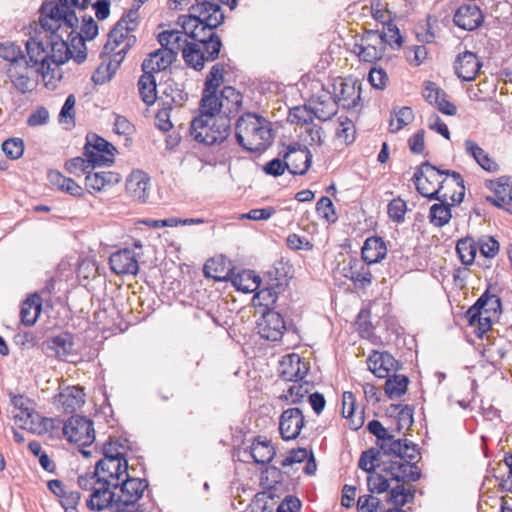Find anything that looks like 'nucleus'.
Returning <instances> with one entry per match:
<instances>
[{"label": "nucleus", "instance_id": "1", "mask_svg": "<svg viewBox=\"0 0 512 512\" xmlns=\"http://www.w3.org/2000/svg\"><path fill=\"white\" fill-rule=\"evenodd\" d=\"M90 0L50 1L40 8L39 22L44 29L26 42L28 63L35 67V72L43 77L49 75L59 65L69 59L68 38L76 31L78 17L74 8L84 9Z\"/></svg>", "mask_w": 512, "mask_h": 512}, {"label": "nucleus", "instance_id": "2", "mask_svg": "<svg viewBox=\"0 0 512 512\" xmlns=\"http://www.w3.org/2000/svg\"><path fill=\"white\" fill-rule=\"evenodd\" d=\"M417 191L430 200H451L459 204L465 195V186L462 176L455 171L437 169L429 162L422 164L421 169L414 174Z\"/></svg>", "mask_w": 512, "mask_h": 512}, {"label": "nucleus", "instance_id": "3", "mask_svg": "<svg viewBox=\"0 0 512 512\" xmlns=\"http://www.w3.org/2000/svg\"><path fill=\"white\" fill-rule=\"evenodd\" d=\"M222 4L217 0H195L190 7V14L178 19L183 34L195 41L203 40L202 32L214 30L224 21Z\"/></svg>", "mask_w": 512, "mask_h": 512}, {"label": "nucleus", "instance_id": "4", "mask_svg": "<svg viewBox=\"0 0 512 512\" xmlns=\"http://www.w3.org/2000/svg\"><path fill=\"white\" fill-rule=\"evenodd\" d=\"M235 135L239 145L251 152H262L273 141L271 123L253 113H246L237 120Z\"/></svg>", "mask_w": 512, "mask_h": 512}, {"label": "nucleus", "instance_id": "5", "mask_svg": "<svg viewBox=\"0 0 512 512\" xmlns=\"http://www.w3.org/2000/svg\"><path fill=\"white\" fill-rule=\"evenodd\" d=\"M231 132L228 116L198 115L190 124V135L199 143L212 146L224 142Z\"/></svg>", "mask_w": 512, "mask_h": 512}, {"label": "nucleus", "instance_id": "6", "mask_svg": "<svg viewBox=\"0 0 512 512\" xmlns=\"http://www.w3.org/2000/svg\"><path fill=\"white\" fill-rule=\"evenodd\" d=\"M9 396L10 401L15 409L13 412L15 423L21 429L28 430L32 433L41 434L46 432L49 426H51V428H54L56 424L59 426L60 422L54 419L43 418L40 416L35 411L34 404L29 398L20 394L16 395L13 393H10Z\"/></svg>", "mask_w": 512, "mask_h": 512}, {"label": "nucleus", "instance_id": "7", "mask_svg": "<svg viewBox=\"0 0 512 512\" xmlns=\"http://www.w3.org/2000/svg\"><path fill=\"white\" fill-rule=\"evenodd\" d=\"M148 487V481L128 475L116 489L114 512H144L136 507Z\"/></svg>", "mask_w": 512, "mask_h": 512}, {"label": "nucleus", "instance_id": "8", "mask_svg": "<svg viewBox=\"0 0 512 512\" xmlns=\"http://www.w3.org/2000/svg\"><path fill=\"white\" fill-rule=\"evenodd\" d=\"M84 146V155L92 168L108 166L114 162L116 148L96 134H88Z\"/></svg>", "mask_w": 512, "mask_h": 512}, {"label": "nucleus", "instance_id": "9", "mask_svg": "<svg viewBox=\"0 0 512 512\" xmlns=\"http://www.w3.org/2000/svg\"><path fill=\"white\" fill-rule=\"evenodd\" d=\"M62 429L67 440L79 446H88L95 440L93 422L84 416H71Z\"/></svg>", "mask_w": 512, "mask_h": 512}, {"label": "nucleus", "instance_id": "10", "mask_svg": "<svg viewBox=\"0 0 512 512\" xmlns=\"http://www.w3.org/2000/svg\"><path fill=\"white\" fill-rule=\"evenodd\" d=\"M95 474L98 479L114 485L116 490L120 481L129 475L127 459H100L96 463Z\"/></svg>", "mask_w": 512, "mask_h": 512}, {"label": "nucleus", "instance_id": "11", "mask_svg": "<svg viewBox=\"0 0 512 512\" xmlns=\"http://www.w3.org/2000/svg\"><path fill=\"white\" fill-rule=\"evenodd\" d=\"M353 52L357 54L360 61L374 63L384 55V48L380 33L378 31H367L360 44H355Z\"/></svg>", "mask_w": 512, "mask_h": 512}, {"label": "nucleus", "instance_id": "12", "mask_svg": "<svg viewBox=\"0 0 512 512\" xmlns=\"http://www.w3.org/2000/svg\"><path fill=\"white\" fill-rule=\"evenodd\" d=\"M281 155L291 174L304 175L311 166L312 154L306 146L289 145Z\"/></svg>", "mask_w": 512, "mask_h": 512}, {"label": "nucleus", "instance_id": "13", "mask_svg": "<svg viewBox=\"0 0 512 512\" xmlns=\"http://www.w3.org/2000/svg\"><path fill=\"white\" fill-rule=\"evenodd\" d=\"M115 498L116 490L114 485L98 479V486L93 489V492L86 500V504L92 511H102L110 507L114 512Z\"/></svg>", "mask_w": 512, "mask_h": 512}, {"label": "nucleus", "instance_id": "14", "mask_svg": "<svg viewBox=\"0 0 512 512\" xmlns=\"http://www.w3.org/2000/svg\"><path fill=\"white\" fill-rule=\"evenodd\" d=\"M286 325L280 313L274 310H267L263 313L258 323L259 335L269 341H278L282 338Z\"/></svg>", "mask_w": 512, "mask_h": 512}, {"label": "nucleus", "instance_id": "15", "mask_svg": "<svg viewBox=\"0 0 512 512\" xmlns=\"http://www.w3.org/2000/svg\"><path fill=\"white\" fill-rule=\"evenodd\" d=\"M370 265L371 264H367L363 259L351 257L343 266V275L350 279L356 288L365 289L372 283Z\"/></svg>", "mask_w": 512, "mask_h": 512}, {"label": "nucleus", "instance_id": "16", "mask_svg": "<svg viewBox=\"0 0 512 512\" xmlns=\"http://www.w3.org/2000/svg\"><path fill=\"white\" fill-rule=\"evenodd\" d=\"M304 426V416L299 408L284 410L279 419V431L283 440L296 439Z\"/></svg>", "mask_w": 512, "mask_h": 512}, {"label": "nucleus", "instance_id": "17", "mask_svg": "<svg viewBox=\"0 0 512 512\" xmlns=\"http://www.w3.org/2000/svg\"><path fill=\"white\" fill-rule=\"evenodd\" d=\"M109 264L117 275H136L139 270L138 255L128 248L113 253L109 258Z\"/></svg>", "mask_w": 512, "mask_h": 512}, {"label": "nucleus", "instance_id": "18", "mask_svg": "<svg viewBox=\"0 0 512 512\" xmlns=\"http://www.w3.org/2000/svg\"><path fill=\"white\" fill-rule=\"evenodd\" d=\"M360 87L355 83L347 82L342 78L335 80L333 84V98L337 105L345 109L355 108L360 100Z\"/></svg>", "mask_w": 512, "mask_h": 512}, {"label": "nucleus", "instance_id": "19", "mask_svg": "<svg viewBox=\"0 0 512 512\" xmlns=\"http://www.w3.org/2000/svg\"><path fill=\"white\" fill-rule=\"evenodd\" d=\"M367 364L369 370L378 378L389 377L391 372H396L399 367L398 361L388 352L372 351L368 356Z\"/></svg>", "mask_w": 512, "mask_h": 512}, {"label": "nucleus", "instance_id": "20", "mask_svg": "<svg viewBox=\"0 0 512 512\" xmlns=\"http://www.w3.org/2000/svg\"><path fill=\"white\" fill-rule=\"evenodd\" d=\"M34 66L30 65L27 60L25 62L9 64L7 69L8 77L14 87L21 93L33 90L34 80L31 78Z\"/></svg>", "mask_w": 512, "mask_h": 512}, {"label": "nucleus", "instance_id": "21", "mask_svg": "<svg viewBox=\"0 0 512 512\" xmlns=\"http://www.w3.org/2000/svg\"><path fill=\"white\" fill-rule=\"evenodd\" d=\"M54 402L64 412H74L85 403V394L79 386L62 387L54 397Z\"/></svg>", "mask_w": 512, "mask_h": 512}, {"label": "nucleus", "instance_id": "22", "mask_svg": "<svg viewBox=\"0 0 512 512\" xmlns=\"http://www.w3.org/2000/svg\"><path fill=\"white\" fill-rule=\"evenodd\" d=\"M454 23L463 30L472 31L483 22V15L476 4H464L454 14Z\"/></svg>", "mask_w": 512, "mask_h": 512}, {"label": "nucleus", "instance_id": "23", "mask_svg": "<svg viewBox=\"0 0 512 512\" xmlns=\"http://www.w3.org/2000/svg\"><path fill=\"white\" fill-rule=\"evenodd\" d=\"M383 471L390 474L391 479L397 482H416L421 477V470L416 464L408 461H392L383 464Z\"/></svg>", "mask_w": 512, "mask_h": 512}, {"label": "nucleus", "instance_id": "24", "mask_svg": "<svg viewBox=\"0 0 512 512\" xmlns=\"http://www.w3.org/2000/svg\"><path fill=\"white\" fill-rule=\"evenodd\" d=\"M126 191L134 200L146 202L150 191V177L141 170L132 171L126 180Z\"/></svg>", "mask_w": 512, "mask_h": 512}, {"label": "nucleus", "instance_id": "25", "mask_svg": "<svg viewBox=\"0 0 512 512\" xmlns=\"http://www.w3.org/2000/svg\"><path fill=\"white\" fill-rule=\"evenodd\" d=\"M481 66L477 55L470 51L460 53L454 63L456 75L464 81L474 80Z\"/></svg>", "mask_w": 512, "mask_h": 512}, {"label": "nucleus", "instance_id": "26", "mask_svg": "<svg viewBox=\"0 0 512 512\" xmlns=\"http://www.w3.org/2000/svg\"><path fill=\"white\" fill-rule=\"evenodd\" d=\"M138 23V10H130L125 16H123L116 26L110 31L108 42L105 49L108 50L113 41L116 45H119L124 41L128 34L135 30Z\"/></svg>", "mask_w": 512, "mask_h": 512}, {"label": "nucleus", "instance_id": "27", "mask_svg": "<svg viewBox=\"0 0 512 512\" xmlns=\"http://www.w3.org/2000/svg\"><path fill=\"white\" fill-rule=\"evenodd\" d=\"M310 107H312L314 116L321 121L330 120L338 110L335 99L328 91H322L315 98L311 99Z\"/></svg>", "mask_w": 512, "mask_h": 512}, {"label": "nucleus", "instance_id": "28", "mask_svg": "<svg viewBox=\"0 0 512 512\" xmlns=\"http://www.w3.org/2000/svg\"><path fill=\"white\" fill-rule=\"evenodd\" d=\"M487 187L494 191L495 196H487L486 201L512 214V182L490 181Z\"/></svg>", "mask_w": 512, "mask_h": 512}, {"label": "nucleus", "instance_id": "29", "mask_svg": "<svg viewBox=\"0 0 512 512\" xmlns=\"http://www.w3.org/2000/svg\"><path fill=\"white\" fill-rule=\"evenodd\" d=\"M280 374L285 381L303 380L308 368L305 362L297 354H290L283 357L280 362Z\"/></svg>", "mask_w": 512, "mask_h": 512}, {"label": "nucleus", "instance_id": "30", "mask_svg": "<svg viewBox=\"0 0 512 512\" xmlns=\"http://www.w3.org/2000/svg\"><path fill=\"white\" fill-rule=\"evenodd\" d=\"M176 60L172 52L163 48L158 49L149 54L142 63V70L144 73L154 74L166 70Z\"/></svg>", "mask_w": 512, "mask_h": 512}, {"label": "nucleus", "instance_id": "31", "mask_svg": "<svg viewBox=\"0 0 512 512\" xmlns=\"http://www.w3.org/2000/svg\"><path fill=\"white\" fill-rule=\"evenodd\" d=\"M121 181V176L112 171H89L85 177V186L89 192H100Z\"/></svg>", "mask_w": 512, "mask_h": 512}, {"label": "nucleus", "instance_id": "32", "mask_svg": "<svg viewBox=\"0 0 512 512\" xmlns=\"http://www.w3.org/2000/svg\"><path fill=\"white\" fill-rule=\"evenodd\" d=\"M387 254L385 242L380 237H369L361 249V259L367 264L380 262Z\"/></svg>", "mask_w": 512, "mask_h": 512}, {"label": "nucleus", "instance_id": "33", "mask_svg": "<svg viewBox=\"0 0 512 512\" xmlns=\"http://www.w3.org/2000/svg\"><path fill=\"white\" fill-rule=\"evenodd\" d=\"M158 41L163 49L172 52L175 57L189 44L186 35L178 30H166L161 32L158 35Z\"/></svg>", "mask_w": 512, "mask_h": 512}, {"label": "nucleus", "instance_id": "34", "mask_svg": "<svg viewBox=\"0 0 512 512\" xmlns=\"http://www.w3.org/2000/svg\"><path fill=\"white\" fill-rule=\"evenodd\" d=\"M342 415L349 420V427L352 430H358L364 424L363 412L356 413V399L352 392L343 393Z\"/></svg>", "mask_w": 512, "mask_h": 512}, {"label": "nucleus", "instance_id": "35", "mask_svg": "<svg viewBox=\"0 0 512 512\" xmlns=\"http://www.w3.org/2000/svg\"><path fill=\"white\" fill-rule=\"evenodd\" d=\"M276 451L270 440L261 436L254 439L250 446V455L257 464H268L275 457Z\"/></svg>", "mask_w": 512, "mask_h": 512}, {"label": "nucleus", "instance_id": "36", "mask_svg": "<svg viewBox=\"0 0 512 512\" xmlns=\"http://www.w3.org/2000/svg\"><path fill=\"white\" fill-rule=\"evenodd\" d=\"M47 352L53 351L55 356L65 358L73 353V336L69 333H61L48 339L45 343Z\"/></svg>", "mask_w": 512, "mask_h": 512}, {"label": "nucleus", "instance_id": "37", "mask_svg": "<svg viewBox=\"0 0 512 512\" xmlns=\"http://www.w3.org/2000/svg\"><path fill=\"white\" fill-rule=\"evenodd\" d=\"M42 310V298L38 294L28 297L21 306V322L25 326H32L36 323Z\"/></svg>", "mask_w": 512, "mask_h": 512}, {"label": "nucleus", "instance_id": "38", "mask_svg": "<svg viewBox=\"0 0 512 512\" xmlns=\"http://www.w3.org/2000/svg\"><path fill=\"white\" fill-rule=\"evenodd\" d=\"M465 151L468 155L474 158V160L486 171L495 172L498 170L497 163L490 158L476 142L467 139L464 142Z\"/></svg>", "mask_w": 512, "mask_h": 512}, {"label": "nucleus", "instance_id": "39", "mask_svg": "<svg viewBox=\"0 0 512 512\" xmlns=\"http://www.w3.org/2000/svg\"><path fill=\"white\" fill-rule=\"evenodd\" d=\"M261 279L254 271L244 270L232 278L233 286L244 293H252L259 289Z\"/></svg>", "mask_w": 512, "mask_h": 512}, {"label": "nucleus", "instance_id": "40", "mask_svg": "<svg viewBox=\"0 0 512 512\" xmlns=\"http://www.w3.org/2000/svg\"><path fill=\"white\" fill-rule=\"evenodd\" d=\"M126 47L119 50L115 55L113 60H109L108 63H102L94 72L92 76V80L96 84H104L109 81L112 75L115 73L118 68L121 60L123 59L122 53H125Z\"/></svg>", "mask_w": 512, "mask_h": 512}, {"label": "nucleus", "instance_id": "41", "mask_svg": "<svg viewBox=\"0 0 512 512\" xmlns=\"http://www.w3.org/2000/svg\"><path fill=\"white\" fill-rule=\"evenodd\" d=\"M224 105L225 103L221 101L220 95H217V92L209 93L203 91L200 101L199 115L211 114L212 116H222Z\"/></svg>", "mask_w": 512, "mask_h": 512}, {"label": "nucleus", "instance_id": "42", "mask_svg": "<svg viewBox=\"0 0 512 512\" xmlns=\"http://www.w3.org/2000/svg\"><path fill=\"white\" fill-rule=\"evenodd\" d=\"M501 307L500 298L494 294H490L486 291L473 306L467 310V314H471L475 317V313L483 311L485 314L490 315L491 312L496 313Z\"/></svg>", "mask_w": 512, "mask_h": 512}, {"label": "nucleus", "instance_id": "43", "mask_svg": "<svg viewBox=\"0 0 512 512\" xmlns=\"http://www.w3.org/2000/svg\"><path fill=\"white\" fill-rule=\"evenodd\" d=\"M138 90L140 97L145 104H154L157 99L156 81L154 75L143 72L138 81Z\"/></svg>", "mask_w": 512, "mask_h": 512}, {"label": "nucleus", "instance_id": "44", "mask_svg": "<svg viewBox=\"0 0 512 512\" xmlns=\"http://www.w3.org/2000/svg\"><path fill=\"white\" fill-rule=\"evenodd\" d=\"M182 56L186 64L195 70H201L204 67L205 61H207L199 42H189L182 51Z\"/></svg>", "mask_w": 512, "mask_h": 512}, {"label": "nucleus", "instance_id": "45", "mask_svg": "<svg viewBox=\"0 0 512 512\" xmlns=\"http://www.w3.org/2000/svg\"><path fill=\"white\" fill-rule=\"evenodd\" d=\"M288 389L281 396L289 404L300 402L307 394L310 393L312 385L308 381L302 380L292 381Z\"/></svg>", "mask_w": 512, "mask_h": 512}, {"label": "nucleus", "instance_id": "46", "mask_svg": "<svg viewBox=\"0 0 512 512\" xmlns=\"http://www.w3.org/2000/svg\"><path fill=\"white\" fill-rule=\"evenodd\" d=\"M385 393L390 399L399 398L405 394L409 379L405 375L394 374L392 377H386Z\"/></svg>", "mask_w": 512, "mask_h": 512}, {"label": "nucleus", "instance_id": "47", "mask_svg": "<svg viewBox=\"0 0 512 512\" xmlns=\"http://www.w3.org/2000/svg\"><path fill=\"white\" fill-rule=\"evenodd\" d=\"M220 98L221 101L225 103L223 115L226 116L234 110H237L242 102V95L231 86H226L220 91Z\"/></svg>", "mask_w": 512, "mask_h": 512}, {"label": "nucleus", "instance_id": "48", "mask_svg": "<svg viewBox=\"0 0 512 512\" xmlns=\"http://www.w3.org/2000/svg\"><path fill=\"white\" fill-rule=\"evenodd\" d=\"M456 250L461 262L470 265L474 262L477 253V243L472 238L466 237L457 242Z\"/></svg>", "mask_w": 512, "mask_h": 512}, {"label": "nucleus", "instance_id": "49", "mask_svg": "<svg viewBox=\"0 0 512 512\" xmlns=\"http://www.w3.org/2000/svg\"><path fill=\"white\" fill-rule=\"evenodd\" d=\"M197 42H199L200 47L202 46L207 61H213L218 57L222 44L219 36L213 30L209 31L208 39L204 38Z\"/></svg>", "mask_w": 512, "mask_h": 512}, {"label": "nucleus", "instance_id": "50", "mask_svg": "<svg viewBox=\"0 0 512 512\" xmlns=\"http://www.w3.org/2000/svg\"><path fill=\"white\" fill-rule=\"evenodd\" d=\"M314 113L312 107L309 106H296L290 109L288 121L291 124L301 125L302 127L312 123Z\"/></svg>", "mask_w": 512, "mask_h": 512}, {"label": "nucleus", "instance_id": "51", "mask_svg": "<svg viewBox=\"0 0 512 512\" xmlns=\"http://www.w3.org/2000/svg\"><path fill=\"white\" fill-rule=\"evenodd\" d=\"M451 210L448 200L441 201L440 204H434L430 208V221L438 227H442L449 222Z\"/></svg>", "mask_w": 512, "mask_h": 512}, {"label": "nucleus", "instance_id": "52", "mask_svg": "<svg viewBox=\"0 0 512 512\" xmlns=\"http://www.w3.org/2000/svg\"><path fill=\"white\" fill-rule=\"evenodd\" d=\"M224 81V65L216 63L212 66L209 74L206 77L205 87L203 91L214 93Z\"/></svg>", "mask_w": 512, "mask_h": 512}, {"label": "nucleus", "instance_id": "53", "mask_svg": "<svg viewBox=\"0 0 512 512\" xmlns=\"http://www.w3.org/2000/svg\"><path fill=\"white\" fill-rule=\"evenodd\" d=\"M466 318L468 319L469 325L474 327V332L478 337H482L491 328V317L483 311L476 312L475 317L466 313Z\"/></svg>", "mask_w": 512, "mask_h": 512}, {"label": "nucleus", "instance_id": "54", "mask_svg": "<svg viewBox=\"0 0 512 512\" xmlns=\"http://www.w3.org/2000/svg\"><path fill=\"white\" fill-rule=\"evenodd\" d=\"M414 119L413 111L410 107H402L394 113L389 122V129L395 133L401 130L404 126L411 123Z\"/></svg>", "mask_w": 512, "mask_h": 512}, {"label": "nucleus", "instance_id": "55", "mask_svg": "<svg viewBox=\"0 0 512 512\" xmlns=\"http://www.w3.org/2000/svg\"><path fill=\"white\" fill-rule=\"evenodd\" d=\"M0 57L10 62V64L21 63L26 60L20 46L10 42L0 44Z\"/></svg>", "mask_w": 512, "mask_h": 512}, {"label": "nucleus", "instance_id": "56", "mask_svg": "<svg viewBox=\"0 0 512 512\" xmlns=\"http://www.w3.org/2000/svg\"><path fill=\"white\" fill-rule=\"evenodd\" d=\"M336 136L343 140L345 144L353 142L355 138V126L353 121L348 117L340 116L338 118Z\"/></svg>", "mask_w": 512, "mask_h": 512}, {"label": "nucleus", "instance_id": "57", "mask_svg": "<svg viewBox=\"0 0 512 512\" xmlns=\"http://www.w3.org/2000/svg\"><path fill=\"white\" fill-rule=\"evenodd\" d=\"M304 130L301 132L302 139L304 142L310 144V145H317L320 146L324 142V132L322 130V127L316 125V124H308L307 126L303 127Z\"/></svg>", "mask_w": 512, "mask_h": 512}, {"label": "nucleus", "instance_id": "58", "mask_svg": "<svg viewBox=\"0 0 512 512\" xmlns=\"http://www.w3.org/2000/svg\"><path fill=\"white\" fill-rule=\"evenodd\" d=\"M414 491L406 489L403 484H399L390 491V502L400 508L412 500Z\"/></svg>", "mask_w": 512, "mask_h": 512}, {"label": "nucleus", "instance_id": "59", "mask_svg": "<svg viewBox=\"0 0 512 512\" xmlns=\"http://www.w3.org/2000/svg\"><path fill=\"white\" fill-rule=\"evenodd\" d=\"M477 248L483 256L493 258L499 252V243L494 237L484 235L478 239Z\"/></svg>", "mask_w": 512, "mask_h": 512}, {"label": "nucleus", "instance_id": "60", "mask_svg": "<svg viewBox=\"0 0 512 512\" xmlns=\"http://www.w3.org/2000/svg\"><path fill=\"white\" fill-rule=\"evenodd\" d=\"M2 151L12 159H19L24 153V142L20 138H10L3 142Z\"/></svg>", "mask_w": 512, "mask_h": 512}, {"label": "nucleus", "instance_id": "61", "mask_svg": "<svg viewBox=\"0 0 512 512\" xmlns=\"http://www.w3.org/2000/svg\"><path fill=\"white\" fill-rule=\"evenodd\" d=\"M404 440L396 439L393 435L386 437L378 445L384 455L400 457Z\"/></svg>", "mask_w": 512, "mask_h": 512}, {"label": "nucleus", "instance_id": "62", "mask_svg": "<svg viewBox=\"0 0 512 512\" xmlns=\"http://www.w3.org/2000/svg\"><path fill=\"white\" fill-rule=\"evenodd\" d=\"M65 169L70 173L74 175H81L86 174L90 171L92 168L91 163L89 162V159L82 158V157H75L70 160H68L65 163Z\"/></svg>", "mask_w": 512, "mask_h": 512}, {"label": "nucleus", "instance_id": "63", "mask_svg": "<svg viewBox=\"0 0 512 512\" xmlns=\"http://www.w3.org/2000/svg\"><path fill=\"white\" fill-rule=\"evenodd\" d=\"M316 211L319 216L324 218L328 222H335L337 216L335 213L334 205L330 198L323 196L316 203Z\"/></svg>", "mask_w": 512, "mask_h": 512}, {"label": "nucleus", "instance_id": "64", "mask_svg": "<svg viewBox=\"0 0 512 512\" xmlns=\"http://www.w3.org/2000/svg\"><path fill=\"white\" fill-rule=\"evenodd\" d=\"M380 38L382 39L384 49L387 44L391 47L397 48L402 44V37L400 35L399 29L393 24H389L384 32L380 33Z\"/></svg>", "mask_w": 512, "mask_h": 512}]
</instances>
